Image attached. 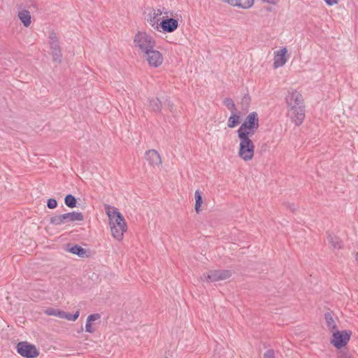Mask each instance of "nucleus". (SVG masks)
<instances>
[{
    "instance_id": "nucleus-1",
    "label": "nucleus",
    "mask_w": 358,
    "mask_h": 358,
    "mask_svg": "<svg viewBox=\"0 0 358 358\" xmlns=\"http://www.w3.org/2000/svg\"><path fill=\"white\" fill-rule=\"evenodd\" d=\"M104 208L109 219V225L113 237L118 241H122L124 232L127 230L124 217L114 206L105 205Z\"/></svg>"
},
{
    "instance_id": "nucleus-2",
    "label": "nucleus",
    "mask_w": 358,
    "mask_h": 358,
    "mask_svg": "<svg viewBox=\"0 0 358 358\" xmlns=\"http://www.w3.org/2000/svg\"><path fill=\"white\" fill-rule=\"evenodd\" d=\"M133 44L134 49L142 55L143 53L156 46V40L149 33L138 31L134 36Z\"/></svg>"
},
{
    "instance_id": "nucleus-3",
    "label": "nucleus",
    "mask_w": 358,
    "mask_h": 358,
    "mask_svg": "<svg viewBox=\"0 0 358 358\" xmlns=\"http://www.w3.org/2000/svg\"><path fill=\"white\" fill-rule=\"evenodd\" d=\"M239 138V149L238 156L245 162L251 161L255 155V145L252 140L251 136L238 134Z\"/></svg>"
},
{
    "instance_id": "nucleus-4",
    "label": "nucleus",
    "mask_w": 358,
    "mask_h": 358,
    "mask_svg": "<svg viewBox=\"0 0 358 358\" xmlns=\"http://www.w3.org/2000/svg\"><path fill=\"white\" fill-rule=\"evenodd\" d=\"M259 127V117L256 112L250 113L237 131L238 134L252 136Z\"/></svg>"
},
{
    "instance_id": "nucleus-5",
    "label": "nucleus",
    "mask_w": 358,
    "mask_h": 358,
    "mask_svg": "<svg viewBox=\"0 0 358 358\" xmlns=\"http://www.w3.org/2000/svg\"><path fill=\"white\" fill-rule=\"evenodd\" d=\"M231 271L230 270H212L206 273H203L200 279L203 282H215L217 281L224 280L231 276Z\"/></svg>"
},
{
    "instance_id": "nucleus-6",
    "label": "nucleus",
    "mask_w": 358,
    "mask_h": 358,
    "mask_svg": "<svg viewBox=\"0 0 358 358\" xmlns=\"http://www.w3.org/2000/svg\"><path fill=\"white\" fill-rule=\"evenodd\" d=\"M141 56L151 68H158L161 66L164 60L162 53L156 50L155 48H151Z\"/></svg>"
},
{
    "instance_id": "nucleus-7",
    "label": "nucleus",
    "mask_w": 358,
    "mask_h": 358,
    "mask_svg": "<svg viewBox=\"0 0 358 358\" xmlns=\"http://www.w3.org/2000/svg\"><path fill=\"white\" fill-rule=\"evenodd\" d=\"M351 336L352 331L350 330H337L332 333V337L330 342L336 349H341L347 345Z\"/></svg>"
},
{
    "instance_id": "nucleus-8",
    "label": "nucleus",
    "mask_w": 358,
    "mask_h": 358,
    "mask_svg": "<svg viewBox=\"0 0 358 358\" xmlns=\"http://www.w3.org/2000/svg\"><path fill=\"white\" fill-rule=\"evenodd\" d=\"M164 14H169V10L165 8L153 9L148 15L147 22L155 31H159V24Z\"/></svg>"
},
{
    "instance_id": "nucleus-9",
    "label": "nucleus",
    "mask_w": 358,
    "mask_h": 358,
    "mask_svg": "<svg viewBox=\"0 0 358 358\" xmlns=\"http://www.w3.org/2000/svg\"><path fill=\"white\" fill-rule=\"evenodd\" d=\"M173 12L169 11V14H164L159 24V32L172 33L175 31L179 26L178 20L173 17Z\"/></svg>"
},
{
    "instance_id": "nucleus-10",
    "label": "nucleus",
    "mask_w": 358,
    "mask_h": 358,
    "mask_svg": "<svg viewBox=\"0 0 358 358\" xmlns=\"http://www.w3.org/2000/svg\"><path fill=\"white\" fill-rule=\"evenodd\" d=\"M16 350L22 357L26 358H36L39 355V352L36 346L26 341L18 343Z\"/></svg>"
},
{
    "instance_id": "nucleus-11",
    "label": "nucleus",
    "mask_w": 358,
    "mask_h": 358,
    "mask_svg": "<svg viewBox=\"0 0 358 358\" xmlns=\"http://www.w3.org/2000/svg\"><path fill=\"white\" fill-rule=\"evenodd\" d=\"M285 103L287 108L303 106V96L296 90L289 89L285 96Z\"/></svg>"
},
{
    "instance_id": "nucleus-12",
    "label": "nucleus",
    "mask_w": 358,
    "mask_h": 358,
    "mask_svg": "<svg viewBox=\"0 0 358 358\" xmlns=\"http://www.w3.org/2000/svg\"><path fill=\"white\" fill-rule=\"evenodd\" d=\"M287 116L296 126L301 125L305 119V106L287 108Z\"/></svg>"
},
{
    "instance_id": "nucleus-13",
    "label": "nucleus",
    "mask_w": 358,
    "mask_h": 358,
    "mask_svg": "<svg viewBox=\"0 0 358 358\" xmlns=\"http://www.w3.org/2000/svg\"><path fill=\"white\" fill-rule=\"evenodd\" d=\"M48 43L51 49V54L53 57V59L56 62H60L62 60V52L58 41L57 34L52 31L48 36Z\"/></svg>"
},
{
    "instance_id": "nucleus-14",
    "label": "nucleus",
    "mask_w": 358,
    "mask_h": 358,
    "mask_svg": "<svg viewBox=\"0 0 358 358\" xmlns=\"http://www.w3.org/2000/svg\"><path fill=\"white\" fill-rule=\"evenodd\" d=\"M287 49L285 47H282L273 53V67L278 69L283 66L288 60Z\"/></svg>"
},
{
    "instance_id": "nucleus-15",
    "label": "nucleus",
    "mask_w": 358,
    "mask_h": 358,
    "mask_svg": "<svg viewBox=\"0 0 358 358\" xmlns=\"http://www.w3.org/2000/svg\"><path fill=\"white\" fill-rule=\"evenodd\" d=\"M144 157L148 164L154 169L159 168L162 165L161 155L155 149L145 151Z\"/></svg>"
},
{
    "instance_id": "nucleus-16",
    "label": "nucleus",
    "mask_w": 358,
    "mask_h": 358,
    "mask_svg": "<svg viewBox=\"0 0 358 358\" xmlns=\"http://www.w3.org/2000/svg\"><path fill=\"white\" fill-rule=\"evenodd\" d=\"M326 326L329 331L331 333L338 330L337 321L338 318L334 317L331 313L327 312L324 315Z\"/></svg>"
},
{
    "instance_id": "nucleus-17",
    "label": "nucleus",
    "mask_w": 358,
    "mask_h": 358,
    "mask_svg": "<svg viewBox=\"0 0 358 358\" xmlns=\"http://www.w3.org/2000/svg\"><path fill=\"white\" fill-rule=\"evenodd\" d=\"M101 318V315L99 313H94L90 315L86 321L85 324V331L88 333H94L95 331V328L93 326V322L99 320Z\"/></svg>"
},
{
    "instance_id": "nucleus-18",
    "label": "nucleus",
    "mask_w": 358,
    "mask_h": 358,
    "mask_svg": "<svg viewBox=\"0 0 358 358\" xmlns=\"http://www.w3.org/2000/svg\"><path fill=\"white\" fill-rule=\"evenodd\" d=\"M241 113L236 110L231 112V115L227 121V126L229 128H234L241 122Z\"/></svg>"
},
{
    "instance_id": "nucleus-19",
    "label": "nucleus",
    "mask_w": 358,
    "mask_h": 358,
    "mask_svg": "<svg viewBox=\"0 0 358 358\" xmlns=\"http://www.w3.org/2000/svg\"><path fill=\"white\" fill-rule=\"evenodd\" d=\"M17 16L24 27H28L31 24V17L29 11L27 10H20Z\"/></svg>"
},
{
    "instance_id": "nucleus-20",
    "label": "nucleus",
    "mask_w": 358,
    "mask_h": 358,
    "mask_svg": "<svg viewBox=\"0 0 358 358\" xmlns=\"http://www.w3.org/2000/svg\"><path fill=\"white\" fill-rule=\"evenodd\" d=\"M327 241L334 249L338 250L343 247V243L341 239L334 234L328 235Z\"/></svg>"
},
{
    "instance_id": "nucleus-21",
    "label": "nucleus",
    "mask_w": 358,
    "mask_h": 358,
    "mask_svg": "<svg viewBox=\"0 0 358 358\" xmlns=\"http://www.w3.org/2000/svg\"><path fill=\"white\" fill-rule=\"evenodd\" d=\"M66 222H74V221H83L84 220V216L80 212H71L68 213H64Z\"/></svg>"
},
{
    "instance_id": "nucleus-22",
    "label": "nucleus",
    "mask_w": 358,
    "mask_h": 358,
    "mask_svg": "<svg viewBox=\"0 0 358 358\" xmlns=\"http://www.w3.org/2000/svg\"><path fill=\"white\" fill-rule=\"evenodd\" d=\"M255 0H237L235 7L247 10L252 8L254 5Z\"/></svg>"
},
{
    "instance_id": "nucleus-23",
    "label": "nucleus",
    "mask_w": 358,
    "mask_h": 358,
    "mask_svg": "<svg viewBox=\"0 0 358 358\" xmlns=\"http://www.w3.org/2000/svg\"><path fill=\"white\" fill-rule=\"evenodd\" d=\"M67 250L72 254L77 255L80 257H83L86 254L85 250L78 245L69 247Z\"/></svg>"
},
{
    "instance_id": "nucleus-24",
    "label": "nucleus",
    "mask_w": 358,
    "mask_h": 358,
    "mask_svg": "<svg viewBox=\"0 0 358 358\" xmlns=\"http://www.w3.org/2000/svg\"><path fill=\"white\" fill-rule=\"evenodd\" d=\"M50 223L55 225H61L62 224L66 223L65 214L57 215L52 217L50 218Z\"/></svg>"
},
{
    "instance_id": "nucleus-25",
    "label": "nucleus",
    "mask_w": 358,
    "mask_h": 358,
    "mask_svg": "<svg viewBox=\"0 0 358 358\" xmlns=\"http://www.w3.org/2000/svg\"><path fill=\"white\" fill-rule=\"evenodd\" d=\"M149 108L154 112H159L161 110V101L157 98H153L150 101Z\"/></svg>"
},
{
    "instance_id": "nucleus-26",
    "label": "nucleus",
    "mask_w": 358,
    "mask_h": 358,
    "mask_svg": "<svg viewBox=\"0 0 358 358\" xmlns=\"http://www.w3.org/2000/svg\"><path fill=\"white\" fill-rule=\"evenodd\" d=\"M194 196H195V200H196L195 211L197 213H199L201 212L200 207L202 203L201 192L199 189H197L195 192Z\"/></svg>"
},
{
    "instance_id": "nucleus-27",
    "label": "nucleus",
    "mask_w": 358,
    "mask_h": 358,
    "mask_svg": "<svg viewBox=\"0 0 358 358\" xmlns=\"http://www.w3.org/2000/svg\"><path fill=\"white\" fill-rule=\"evenodd\" d=\"M65 204L69 208H74L76 206V200L71 194H68L64 199Z\"/></svg>"
},
{
    "instance_id": "nucleus-28",
    "label": "nucleus",
    "mask_w": 358,
    "mask_h": 358,
    "mask_svg": "<svg viewBox=\"0 0 358 358\" xmlns=\"http://www.w3.org/2000/svg\"><path fill=\"white\" fill-rule=\"evenodd\" d=\"M224 104L226 106V107H227L229 110H231V112L233 110H236L235 103L231 98H226L224 100Z\"/></svg>"
},
{
    "instance_id": "nucleus-29",
    "label": "nucleus",
    "mask_w": 358,
    "mask_h": 358,
    "mask_svg": "<svg viewBox=\"0 0 358 358\" xmlns=\"http://www.w3.org/2000/svg\"><path fill=\"white\" fill-rule=\"evenodd\" d=\"M79 315V311H76L74 314H70L66 313L65 319L69 321H76L78 318Z\"/></svg>"
},
{
    "instance_id": "nucleus-30",
    "label": "nucleus",
    "mask_w": 358,
    "mask_h": 358,
    "mask_svg": "<svg viewBox=\"0 0 358 358\" xmlns=\"http://www.w3.org/2000/svg\"><path fill=\"white\" fill-rule=\"evenodd\" d=\"M338 358H352V355L348 350L340 351Z\"/></svg>"
},
{
    "instance_id": "nucleus-31",
    "label": "nucleus",
    "mask_w": 358,
    "mask_h": 358,
    "mask_svg": "<svg viewBox=\"0 0 358 358\" xmlns=\"http://www.w3.org/2000/svg\"><path fill=\"white\" fill-rule=\"evenodd\" d=\"M57 202L54 199H49L47 202V206L49 208L53 209L57 207Z\"/></svg>"
},
{
    "instance_id": "nucleus-32",
    "label": "nucleus",
    "mask_w": 358,
    "mask_h": 358,
    "mask_svg": "<svg viewBox=\"0 0 358 358\" xmlns=\"http://www.w3.org/2000/svg\"><path fill=\"white\" fill-rule=\"evenodd\" d=\"M57 312V309H55V308H48L44 311L45 315H52V316H56Z\"/></svg>"
},
{
    "instance_id": "nucleus-33",
    "label": "nucleus",
    "mask_w": 358,
    "mask_h": 358,
    "mask_svg": "<svg viewBox=\"0 0 358 358\" xmlns=\"http://www.w3.org/2000/svg\"><path fill=\"white\" fill-rule=\"evenodd\" d=\"M264 358H275V353L273 350H267L264 355Z\"/></svg>"
},
{
    "instance_id": "nucleus-34",
    "label": "nucleus",
    "mask_w": 358,
    "mask_h": 358,
    "mask_svg": "<svg viewBox=\"0 0 358 358\" xmlns=\"http://www.w3.org/2000/svg\"><path fill=\"white\" fill-rule=\"evenodd\" d=\"M66 312L57 309L56 317H59V318H62V319H65L66 318Z\"/></svg>"
},
{
    "instance_id": "nucleus-35",
    "label": "nucleus",
    "mask_w": 358,
    "mask_h": 358,
    "mask_svg": "<svg viewBox=\"0 0 358 358\" xmlns=\"http://www.w3.org/2000/svg\"><path fill=\"white\" fill-rule=\"evenodd\" d=\"M222 2L230 5L232 7H235L237 3V0H221Z\"/></svg>"
},
{
    "instance_id": "nucleus-36",
    "label": "nucleus",
    "mask_w": 358,
    "mask_h": 358,
    "mask_svg": "<svg viewBox=\"0 0 358 358\" xmlns=\"http://www.w3.org/2000/svg\"><path fill=\"white\" fill-rule=\"evenodd\" d=\"M222 2L230 5L232 7H235L237 3V0H221Z\"/></svg>"
},
{
    "instance_id": "nucleus-37",
    "label": "nucleus",
    "mask_w": 358,
    "mask_h": 358,
    "mask_svg": "<svg viewBox=\"0 0 358 358\" xmlns=\"http://www.w3.org/2000/svg\"><path fill=\"white\" fill-rule=\"evenodd\" d=\"M287 207L289 208L292 211L296 210V208L294 203H287Z\"/></svg>"
},
{
    "instance_id": "nucleus-38",
    "label": "nucleus",
    "mask_w": 358,
    "mask_h": 358,
    "mask_svg": "<svg viewBox=\"0 0 358 358\" xmlns=\"http://www.w3.org/2000/svg\"><path fill=\"white\" fill-rule=\"evenodd\" d=\"M324 1L329 6H332L334 4L337 3L336 0H324Z\"/></svg>"
},
{
    "instance_id": "nucleus-39",
    "label": "nucleus",
    "mask_w": 358,
    "mask_h": 358,
    "mask_svg": "<svg viewBox=\"0 0 358 358\" xmlns=\"http://www.w3.org/2000/svg\"><path fill=\"white\" fill-rule=\"evenodd\" d=\"M264 2L268 3H275V0H262Z\"/></svg>"
},
{
    "instance_id": "nucleus-40",
    "label": "nucleus",
    "mask_w": 358,
    "mask_h": 358,
    "mask_svg": "<svg viewBox=\"0 0 358 358\" xmlns=\"http://www.w3.org/2000/svg\"><path fill=\"white\" fill-rule=\"evenodd\" d=\"M357 259H358V252L357 253Z\"/></svg>"
},
{
    "instance_id": "nucleus-41",
    "label": "nucleus",
    "mask_w": 358,
    "mask_h": 358,
    "mask_svg": "<svg viewBox=\"0 0 358 358\" xmlns=\"http://www.w3.org/2000/svg\"><path fill=\"white\" fill-rule=\"evenodd\" d=\"M166 358H167V357H166Z\"/></svg>"
}]
</instances>
